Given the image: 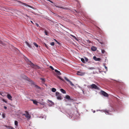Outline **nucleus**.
<instances>
[{
    "mask_svg": "<svg viewBox=\"0 0 129 129\" xmlns=\"http://www.w3.org/2000/svg\"><path fill=\"white\" fill-rule=\"evenodd\" d=\"M32 100L33 101V103L34 104L36 105H37V103L38 102L36 101L33 100Z\"/></svg>",
    "mask_w": 129,
    "mask_h": 129,
    "instance_id": "obj_17",
    "label": "nucleus"
},
{
    "mask_svg": "<svg viewBox=\"0 0 129 129\" xmlns=\"http://www.w3.org/2000/svg\"><path fill=\"white\" fill-rule=\"evenodd\" d=\"M90 86L91 88L92 89H99V88L95 84H92Z\"/></svg>",
    "mask_w": 129,
    "mask_h": 129,
    "instance_id": "obj_3",
    "label": "nucleus"
},
{
    "mask_svg": "<svg viewBox=\"0 0 129 129\" xmlns=\"http://www.w3.org/2000/svg\"><path fill=\"white\" fill-rule=\"evenodd\" d=\"M54 39L57 43L58 42L55 39Z\"/></svg>",
    "mask_w": 129,
    "mask_h": 129,
    "instance_id": "obj_46",
    "label": "nucleus"
},
{
    "mask_svg": "<svg viewBox=\"0 0 129 129\" xmlns=\"http://www.w3.org/2000/svg\"><path fill=\"white\" fill-rule=\"evenodd\" d=\"M91 50L93 51H95L97 49L96 47L94 46H92L91 48Z\"/></svg>",
    "mask_w": 129,
    "mask_h": 129,
    "instance_id": "obj_9",
    "label": "nucleus"
},
{
    "mask_svg": "<svg viewBox=\"0 0 129 129\" xmlns=\"http://www.w3.org/2000/svg\"><path fill=\"white\" fill-rule=\"evenodd\" d=\"M34 44L36 47H38V45L36 43H34Z\"/></svg>",
    "mask_w": 129,
    "mask_h": 129,
    "instance_id": "obj_25",
    "label": "nucleus"
},
{
    "mask_svg": "<svg viewBox=\"0 0 129 129\" xmlns=\"http://www.w3.org/2000/svg\"><path fill=\"white\" fill-rule=\"evenodd\" d=\"M35 24L38 27H39V25L37 23H36Z\"/></svg>",
    "mask_w": 129,
    "mask_h": 129,
    "instance_id": "obj_36",
    "label": "nucleus"
},
{
    "mask_svg": "<svg viewBox=\"0 0 129 129\" xmlns=\"http://www.w3.org/2000/svg\"><path fill=\"white\" fill-rule=\"evenodd\" d=\"M40 79L42 81V82L43 83H44L45 82V79L41 78H40Z\"/></svg>",
    "mask_w": 129,
    "mask_h": 129,
    "instance_id": "obj_19",
    "label": "nucleus"
},
{
    "mask_svg": "<svg viewBox=\"0 0 129 129\" xmlns=\"http://www.w3.org/2000/svg\"><path fill=\"white\" fill-rule=\"evenodd\" d=\"M66 98L67 99L70 100H72V99L71 98L70 96L68 95H67L66 96Z\"/></svg>",
    "mask_w": 129,
    "mask_h": 129,
    "instance_id": "obj_13",
    "label": "nucleus"
},
{
    "mask_svg": "<svg viewBox=\"0 0 129 129\" xmlns=\"http://www.w3.org/2000/svg\"><path fill=\"white\" fill-rule=\"evenodd\" d=\"M87 42L88 43H91V41H89V40H87Z\"/></svg>",
    "mask_w": 129,
    "mask_h": 129,
    "instance_id": "obj_35",
    "label": "nucleus"
},
{
    "mask_svg": "<svg viewBox=\"0 0 129 129\" xmlns=\"http://www.w3.org/2000/svg\"><path fill=\"white\" fill-rule=\"evenodd\" d=\"M22 3L23 4V5H25L26 6H28L29 7L31 8H32V7L29 5H27V4L25 3Z\"/></svg>",
    "mask_w": 129,
    "mask_h": 129,
    "instance_id": "obj_15",
    "label": "nucleus"
},
{
    "mask_svg": "<svg viewBox=\"0 0 129 129\" xmlns=\"http://www.w3.org/2000/svg\"><path fill=\"white\" fill-rule=\"evenodd\" d=\"M45 34L47 35H48V33H45Z\"/></svg>",
    "mask_w": 129,
    "mask_h": 129,
    "instance_id": "obj_45",
    "label": "nucleus"
},
{
    "mask_svg": "<svg viewBox=\"0 0 129 129\" xmlns=\"http://www.w3.org/2000/svg\"><path fill=\"white\" fill-rule=\"evenodd\" d=\"M89 69L92 70V69H94V68H93V67H91L89 68Z\"/></svg>",
    "mask_w": 129,
    "mask_h": 129,
    "instance_id": "obj_33",
    "label": "nucleus"
},
{
    "mask_svg": "<svg viewBox=\"0 0 129 129\" xmlns=\"http://www.w3.org/2000/svg\"><path fill=\"white\" fill-rule=\"evenodd\" d=\"M45 32L46 33V32H46V31H45Z\"/></svg>",
    "mask_w": 129,
    "mask_h": 129,
    "instance_id": "obj_49",
    "label": "nucleus"
},
{
    "mask_svg": "<svg viewBox=\"0 0 129 129\" xmlns=\"http://www.w3.org/2000/svg\"><path fill=\"white\" fill-rule=\"evenodd\" d=\"M3 93H0V94L1 95H2V96H3Z\"/></svg>",
    "mask_w": 129,
    "mask_h": 129,
    "instance_id": "obj_42",
    "label": "nucleus"
},
{
    "mask_svg": "<svg viewBox=\"0 0 129 129\" xmlns=\"http://www.w3.org/2000/svg\"><path fill=\"white\" fill-rule=\"evenodd\" d=\"M57 43L58 44V45H60L61 44H60V43L59 42H57Z\"/></svg>",
    "mask_w": 129,
    "mask_h": 129,
    "instance_id": "obj_38",
    "label": "nucleus"
},
{
    "mask_svg": "<svg viewBox=\"0 0 129 129\" xmlns=\"http://www.w3.org/2000/svg\"><path fill=\"white\" fill-rule=\"evenodd\" d=\"M25 114H23L22 115L25 116L28 119H29L30 118V116L28 112L27 111L25 112Z\"/></svg>",
    "mask_w": 129,
    "mask_h": 129,
    "instance_id": "obj_2",
    "label": "nucleus"
},
{
    "mask_svg": "<svg viewBox=\"0 0 129 129\" xmlns=\"http://www.w3.org/2000/svg\"><path fill=\"white\" fill-rule=\"evenodd\" d=\"M7 129H14L12 127H11V128H7Z\"/></svg>",
    "mask_w": 129,
    "mask_h": 129,
    "instance_id": "obj_47",
    "label": "nucleus"
},
{
    "mask_svg": "<svg viewBox=\"0 0 129 129\" xmlns=\"http://www.w3.org/2000/svg\"><path fill=\"white\" fill-rule=\"evenodd\" d=\"M35 87H36V88H37L38 89H41V88L38 86L37 85L35 84Z\"/></svg>",
    "mask_w": 129,
    "mask_h": 129,
    "instance_id": "obj_22",
    "label": "nucleus"
},
{
    "mask_svg": "<svg viewBox=\"0 0 129 129\" xmlns=\"http://www.w3.org/2000/svg\"><path fill=\"white\" fill-rule=\"evenodd\" d=\"M4 108L5 109H7V107L6 106H4Z\"/></svg>",
    "mask_w": 129,
    "mask_h": 129,
    "instance_id": "obj_44",
    "label": "nucleus"
},
{
    "mask_svg": "<svg viewBox=\"0 0 129 129\" xmlns=\"http://www.w3.org/2000/svg\"><path fill=\"white\" fill-rule=\"evenodd\" d=\"M81 61L84 63H86L85 62V61L84 60V59L83 58H81Z\"/></svg>",
    "mask_w": 129,
    "mask_h": 129,
    "instance_id": "obj_20",
    "label": "nucleus"
},
{
    "mask_svg": "<svg viewBox=\"0 0 129 129\" xmlns=\"http://www.w3.org/2000/svg\"><path fill=\"white\" fill-rule=\"evenodd\" d=\"M110 111L109 110H106L105 111V112L106 114H109V112H110Z\"/></svg>",
    "mask_w": 129,
    "mask_h": 129,
    "instance_id": "obj_21",
    "label": "nucleus"
},
{
    "mask_svg": "<svg viewBox=\"0 0 129 129\" xmlns=\"http://www.w3.org/2000/svg\"><path fill=\"white\" fill-rule=\"evenodd\" d=\"M85 61L86 62H87L88 60V59L86 57H84Z\"/></svg>",
    "mask_w": 129,
    "mask_h": 129,
    "instance_id": "obj_26",
    "label": "nucleus"
},
{
    "mask_svg": "<svg viewBox=\"0 0 129 129\" xmlns=\"http://www.w3.org/2000/svg\"><path fill=\"white\" fill-rule=\"evenodd\" d=\"M93 59L95 61H100L101 60V59L100 58H97L95 56H94L93 57Z\"/></svg>",
    "mask_w": 129,
    "mask_h": 129,
    "instance_id": "obj_7",
    "label": "nucleus"
},
{
    "mask_svg": "<svg viewBox=\"0 0 129 129\" xmlns=\"http://www.w3.org/2000/svg\"><path fill=\"white\" fill-rule=\"evenodd\" d=\"M25 43L29 48H31L32 47L31 46L30 44H29L26 41Z\"/></svg>",
    "mask_w": 129,
    "mask_h": 129,
    "instance_id": "obj_14",
    "label": "nucleus"
},
{
    "mask_svg": "<svg viewBox=\"0 0 129 129\" xmlns=\"http://www.w3.org/2000/svg\"><path fill=\"white\" fill-rule=\"evenodd\" d=\"M51 90L53 92H55L56 91V89L55 88H52Z\"/></svg>",
    "mask_w": 129,
    "mask_h": 129,
    "instance_id": "obj_18",
    "label": "nucleus"
},
{
    "mask_svg": "<svg viewBox=\"0 0 129 129\" xmlns=\"http://www.w3.org/2000/svg\"><path fill=\"white\" fill-rule=\"evenodd\" d=\"M97 40L98 41H99V42L101 44H103V43L101 41H100L98 39H97Z\"/></svg>",
    "mask_w": 129,
    "mask_h": 129,
    "instance_id": "obj_34",
    "label": "nucleus"
},
{
    "mask_svg": "<svg viewBox=\"0 0 129 129\" xmlns=\"http://www.w3.org/2000/svg\"><path fill=\"white\" fill-rule=\"evenodd\" d=\"M45 44V47H46V48H48V47Z\"/></svg>",
    "mask_w": 129,
    "mask_h": 129,
    "instance_id": "obj_41",
    "label": "nucleus"
},
{
    "mask_svg": "<svg viewBox=\"0 0 129 129\" xmlns=\"http://www.w3.org/2000/svg\"><path fill=\"white\" fill-rule=\"evenodd\" d=\"M56 95L57 97V99L58 100H61V97L60 94L59 92H56Z\"/></svg>",
    "mask_w": 129,
    "mask_h": 129,
    "instance_id": "obj_1",
    "label": "nucleus"
},
{
    "mask_svg": "<svg viewBox=\"0 0 129 129\" xmlns=\"http://www.w3.org/2000/svg\"><path fill=\"white\" fill-rule=\"evenodd\" d=\"M70 36H72L73 38L75 39L76 40H77V39L76 38V37H75V36L73 35H71Z\"/></svg>",
    "mask_w": 129,
    "mask_h": 129,
    "instance_id": "obj_24",
    "label": "nucleus"
},
{
    "mask_svg": "<svg viewBox=\"0 0 129 129\" xmlns=\"http://www.w3.org/2000/svg\"><path fill=\"white\" fill-rule=\"evenodd\" d=\"M7 97L10 100L12 101V96L9 94H7Z\"/></svg>",
    "mask_w": 129,
    "mask_h": 129,
    "instance_id": "obj_10",
    "label": "nucleus"
},
{
    "mask_svg": "<svg viewBox=\"0 0 129 129\" xmlns=\"http://www.w3.org/2000/svg\"><path fill=\"white\" fill-rule=\"evenodd\" d=\"M50 44L51 45L53 46L54 45V42H52L50 43Z\"/></svg>",
    "mask_w": 129,
    "mask_h": 129,
    "instance_id": "obj_29",
    "label": "nucleus"
},
{
    "mask_svg": "<svg viewBox=\"0 0 129 129\" xmlns=\"http://www.w3.org/2000/svg\"><path fill=\"white\" fill-rule=\"evenodd\" d=\"M3 101L5 103H7V101L5 100L4 99H3Z\"/></svg>",
    "mask_w": 129,
    "mask_h": 129,
    "instance_id": "obj_43",
    "label": "nucleus"
},
{
    "mask_svg": "<svg viewBox=\"0 0 129 129\" xmlns=\"http://www.w3.org/2000/svg\"><path fill=\"white\" fill-rule=\"evenodd\" d=\"M48 101H49L52 104H54V103L53 102H52L51 101L48 100Z\"/></svg>",
    "mask_w": 129,
    "mask_h": 129,
    "instance_id": "obj_31",
    "label": "nucleus"
},
{
    "mask_svg": "<svg viewBox=\"0 0 129 129\" xmlns=\"http://www.w3.org/2000/svg\"><path fill=\"white\" fill-rule=\"evenodd\" d=\"M5 115L4 114L3 115V118H4L5 117Z\"/></svg>",
    "mask_w": 129,
    "mask_h": 129,
    "instance_id": "obj_39",
    "label": "nucleus"
},
{
    "mask_svg": "<svg viewBox=\"0 0 129 129\" xmlns=\"http://www.w3.org/2000/svg\"><path fill=\"white\" fill-rule=\"evenodd\" d=\"M0 44H3V43L0 40Z\"/></svg>",
    "mask_w": 129,
    "mask_h": 129,
    "instance_id": "obj_40",
    "label": "nucleus"
},
{
    "mask_svg": "<svg viewBox=\"0 0 129 129\" xmlns=\"http://www.w3.org/2000/svg\"><path fill=\"white\" fill-rule=\"evenodd\" d=\"M64 79L67 81L69 82L70 83V84L72 86H74V84L72 83V82L69 80L66 77H64Z\"/></svg>",
    "mask_w": 129,
    "mask_h": 129,
    "instance_id": "obj_6",
    "label": "nucleus"
},
{
    "mask_svg": "<svg viewBox=\"0 0 129 129\" xmlns=\"http://www.w3.org/2000/svg\"><path fill=\"white\" fill-rule=\"evenodd\" d=\"M102 94L105 96L108 97V94L106 92L102 90L101 91Z\"/></svg>",
    "mask_w": 129,
    "mask_h": 129,
    "instance_id": "obj_5",
    "label": "nucleus"
},
{
    "mask_svg": "<svg viewBox=\"0 0 129 129\" xmlns=\"http://www.w3.org/2000/svg\"><path fill=\"white\" fill-rule=\"evenodd\" d=\"M55 72L57 73V74H58V75H60L61 74V73H60V71H58L57 70H55Z\"/></svg>",
    "mask_w": 129,
    "mask_h": 129,
    "instance_id": "obj_11",
    "label": "nucleus"
},
{
    "mask_svg": "<svg viewBox=\"0 0 129 129\" xmlns=\"http://www.w3.org/2000/svg\"><path fill=\"white\" fill-rule=\"evenodd\" d=\"M29 65L30 66L34 68H38V67L36 65H35L33 63H32L30 61H29Z\"/></svg>",
    "mask_w": 129,
    "mask_h": 129,
    "instance_id": "obj_4",
    "label": "nucleus"
},
{
    "mask_svg": "<svg viewBox=\"0 0 129 129\" xmlns=\"http://www.w3.org/2000/svg\"><path fill=\"white\" fill-rule=\"evenodd\" d=\"M84 73H83L79 71H78L77 73V75H80L82 76L84 75Z\"/></svg>",
    "mask_w": 129,
    "mask_h": 129,
    "instance_id": "obj_8",
    "label": "nucleus"
},
{
    "mask_svg": "<svg viewBox=\"0 0 129 129\" xmlns=\"http://www.w3.org/2000/svg\"><path fill=\"white\" fill-rule=\"evenodd\" d=\"M50 68H51L52 70H54V69L52 67V66H50L49 67Z\"/></svg>",
    "mask_w": 129,
    "mask_h": 129,
    "instance_id": "obj_32",
    "label": "nucleus"
},
{
    "mask_svg": "<svg viewBox=\"0 0 129 129\" xmlns=\"http://www.w3.org/2000/svg\"><path fill=\"white\" fill-rule=\"evenodd\" d=\"M18 121H15V124L16 125H18Z\"/></svg>",
    "mask_w": 129,
    "mask_h": 129,
    "instance_id": "obj_27",
    "label": "nucleus"
},
{
    "mask_svg": "<svg viewBox=\"0 0 129 129\" xmlns=\"http://www.w3.org/2000/svg\"><path fill=\"white\" fill-rule=\"evenodd\" d=\"M31 21V22L32 23H33V22L32 21Z\"/></svg>",
    "mask_w": 129,
    "mask_h": 129,
    "instance_id": "obj_48",
    "label": "nucleus"
},
{
    "mask_svg": "<svg viewBox=\"0 0 129 129\" xmlns=\"http://www.w3.org/2000/svg\"><path fill=\"white\" fill-rule=\"evenodd\" d=\"M60 90L61 91V92L64 94H65L66 93V91L64 90L63 89H60Z\"/></svg>",
    "mask_w": 129,
    "mask_h": 129,
    "instance_id": "obj_16",
    "label": "nucleus"
},
{
    "mask_svg": "<svg viewBox=\"0 0 129 129\" xmlns=\"http://www.w3.org/2000/svg\"><path fill=\"white\" fill-rule=\"evenodd\" d=\"M101 51H102V53H103V54H104V53L105 52V51L104 50H103V49H102L101 50Z\"/></svg>",
    "mask_w": 129,
    "mask_h": 129,
    "instance_id": "obj_30",
    "label": "nucleus"
},
{
    "mask_svg": "<svg viewBox=\"0 0 129 129\" xmlns=\"http://www.w3.org/2000/svg\"><path fill=\"white\" fill-rule=\"evenodd\" d=\"M5 9H6V11H8L10 10V9L8 8H5Z\"/></svg>",
    "mask_w": 129,
    "mask_h": 129,
    "instance_id": "obj_28",
    "label": "nucleus"
},
{
    "mask_svg": "<svg viewBox=\"0 0 129 129\" xmlns=\"http://www.w3.org/2000/svg\"><path fill=\"white\" fill-rule=\"evenodd\" d=\"M58 78L60 80H62L63 81H64V80L61 77H60V76H58Z\"/></svg>",
    "mask_w": 129,
    "mask_h": 129,
    "instance_id": "obj_23",
    "label": "nucleus"
},
{
    "mask_svg": "<svg viewBox=\"0 0 129 129\" xmlns=\"http://www.w3.org/2000/svg\"><path fill=\"white\" fill-rule=\"evenodd\" d=\"M56 7L58 8H62V9H63L66 10H68L69 9L68 8H66V7L64 8V7H60V6H56Z\"/></svg>",
    "mask_w": 129,
    "mask_h": 129,
    "instance_id": "obj_12",
    "label": "nucleus"
},
{
    "mask_svg": "<svg viewBox=\"0 0 129 129\" xmlns=\"http://www.w3.org/2000/svg\"><path fill=\"white\" fill-rule=\"evenodd\" d=\"M104 67L105 69H106V71H107V68L105 66H104Z\"/></svg>",
    "mask_w": 129,
    "mask_h": 129,
    "instance_id": "obj_37",
    "label": "nucleus"
}]
</instances>
